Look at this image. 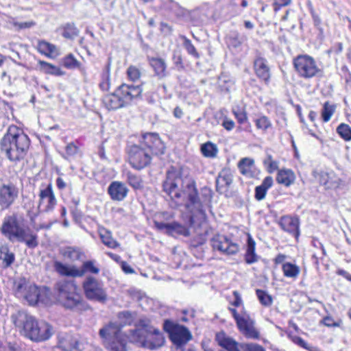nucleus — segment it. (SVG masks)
Segmentation results:
<instances>
[{
	"mask_svg": "<svg viewBox=\"0 0 351 351\" xmlns=\"http://www.w3.org/2000/svg\"><path fill=\"white\" fill-rule=\"evenodd\" d=\"M163 191L170 196L176 206L184 205L182 217L190 226L201 225L206 221L204 207L211 201L210 191L206 190L204 198L200 199L195 181L191 178H182L180 171L174 167H171L167 173Z\"/></svg>",
	"mask_w": 351,
	"mask_h": 351,
	"instance_id": "obj_1",
	"label": "nucleus"
},
{
	"mask_svg": "<svg viewBox=\"0 0 351 351\" xmlns=\"http://www.w3.org/2000/svg\"><path fill=\"white\" fill-rule=\"evenodd\" d=\"M11 320L21 335L36 342L48 340L53 334V327L45 321H38L25 311L13 313Z\"/></svg>",
	"mask_w": 351,
	"mask_h": 351,
	"instance_id": "obj_2",
	"label": "nucleus"
},
{
	"mask_svg": "<svg viewBox=\"0 0 351 351\" xmlns=\"http://www.w3.org/2000/svg\"><path fill=\"white\" fill-rule=\"evenodd\" d=\"M29 144V138L22 129L10 125L0 142V147L10 161L17 162L24 158Z\"/></svg>",
	"mask_w": 351,
	"mask_h": 351,
	"instance_id": "obj_3",
	"label": "nucleus"
},
{
	"mask_svg": "<svg viewBox=\"0 0 351 351\" xmlns=\"http://www.w3.org/2000/svg\"><path fill=\"white\" fill-rule=\"evenodd\" d=\"M1 234L12 243H24L29 248L38 246L37 235L16 214L6 215L0 227Z\"/></svg>",
	"mask_w": 351,
	"mask_h": 351,
	"instance_id": "obj_4",
	"label": "nucleus"
},
{
	"mask_svg": "<svg viewBox=\"0 0 351 351\" xmlns=\"http://www.w3.org/2000/svg\"><path fill=\"white\" fill-rule=\"evenodd\" d=\"M127 338L130 342L149 350H155L165 342L162 334L158 329L146 326L130 330Z\"/></svg>",
	"mask_w": 351,
	"mask_h": 351,
	"instance_id": "obj_5",
	"label": "nucleus"
},
{
	"mask_svg": "<svg viewBox=\"0 0 351 351\" xmlns=\"http://www.w3.org/2000/svg\"><path fill=\"white\" fill-rule=\"evenodd\" d=\"M58 302L65 308L80 309L83 306V299L73 281L62 280L56 285Z\"/></svg>",
	"mask_w": 351,
	"mask_h": 351,
	"instance_id": "obj_6",
	"label": "nucleus"
},
{
	"mask_svg": "<svg viewBox=\"0 0 351 351\" xmlns=\"http://www.w3.org/2000/svg\"><path fill=\"white\" fill-rule=\"evenodd\" d=\"M293 66L299 77L311 79L318 75L321 69L314 58L308 55H299L293 59Z\"/></svg>",
	"mask_w": 351,
	"mask_h": 351,
	"instance_id": "obj_7",
	"label": "nucleus"
},
{
	"mask_svg": "<svg viewBox=\"0 0 351 351\" xmlns=\"http://www.w3.org/2000/svg\"><path fill=\"white\" fill-rule=\"evenodd\" d=\"M215 339L221 347L228 351H266L262 346L257 343H239L224 332L217 333Z\"/></svg>",
	"mask_w": 351,
	"mask_h": 351,
	"instance_id": "obj_8",
	"label": "nucleus"
},
{
	"mask_svg": "<svg viewBox=\"0 0 351 351\" xmlns=\"http://www.w3.org/2000/svg\"><path fill=\"white\" fill-rule=\"evenodd\" d=\"M128 154L130 165L136 170L143 169L151 162L152 155L140 143L130 145Z\"/></svg>",
	"mask_w": 351,
	"mask_h": 351,
	"instance_id": "obj_9",
	"label": "nucleus"
},
{
	"mask_svg": "<svg viewBox=\"0 0 351 351\" xmlns=\"http://www.w3.org/2000/svg\"><path fill=\"white\" fill-rule=\"evenodd\" d=\"M82 286L84 294L88 300L101 303H104L107 300V293L103 282L95 277H86Z\"/></svg>",
	"mask_w": 351,
	"mask_h": 351,
	"instance_id": "obj_10",
	"label": "nucleus"
},
{
	"mask_svg": "<svg viewBox=\"0 0 351 351\" xmlns=\"http://www.w3.org/2000/svg\"><path fill=\"white\" fill-rule=\"evenodd\" d=\"M38 197V213L42 212L50 213L57 204V199L51 183L41 185L39 189Z\"/></svg>",
	"mask_w": 351,
	"mask_h": 351,
	"instance_id": "obj_11",
	"label": "nucleus"
},
{
	"mask_svg": "<svg viewBox=\"0 0 351 351\" xmlns=\"http://www.w3.org/2000/svg\"><path fill=\"white\" fill-rule=\"evenodd\" d=\"M164 328L169 332L171 340L177 346L184 345L192 339L190 331L183 326L166 320Z\"/></svg>",
	"mask_w": 351,
	"mask_h": 351,
	"instance_id": "obj_12",
	"label": "nucleus"
},
{
	"mask_svg": "<svg viewBox=\"0 0 351 351\" xmlns=\"http://www.w3.org/2000/svg\"><path fill=\"white\" fill-rule=\"evenodd\" d=\"M19 196V189L13 183L8 182L0 186V208H9Z\"/></svg>",
	"mask_w": 351,
	"mask_h": 351,
	"instance_id": "obj_13",
	"label": "nucleus"
},
{
	"mask_svg": "<svg viewBox=\"0 0 351 351\" xmlns=\"http://www.w3.org/2000/svg\"><path fill=\"white\" fill-rule=\"evenodd\" d=\"M139 143L149 152L152 155H161L164 154L165 147L159 138L158 135L154 133H147L142 136Z\"/></svg>",
	"mask_w": 351,
	"mask_h": 351,
	"instance_id": "obj_14",
	"label": "nucleus"
},
{
	"mask_svg": "<svg viewBox=\"0 0 351 351\" xmlns=\"http://www.w3.org/2000/svg\"><path fill=\"white\" fill-rule=\"evenodd\" d=\"M210 242L213 250L228 255L235 254L239 250L238 244L232 242L227 237L223 235L215 236Z\"/></svg>",
	"mask_w": 351,
	"mask_h": 351,
	"instance_id": "obj_15",
	"label": "nucleus"
},
{
	"mask_svg": "<svg viewBox=\"0 0 351 351\" xmlns=\"http://www.w3.org/2000/svg\"><path fill=\"white\" fill-rule=\"evenodd\" d=\"M116 91L123 106H126L130 104L134 99L141 96L142 88L140 86L123 84L117 88Z\"/></svg>",
	"mask_w": 351,
	"mask_h": 351,
	"instance_id": "obj_16",
	"label": "nucleus"
},
{
	"mask_svg": "<svg viewBox=\"0 0 351 351\" xmlns=\"http://www.w3.org/2000/svg\"><path fill=\"white\" fill-rule=\"evenodd\" d=\"M237 326L239 331L247 339H258L260 337V333L255 327V322L247 313H244V317L238 321Z\"/></svg>",
	"mask_w": 351,
	"mask_h": 351,
	"instance_id": "obj_17",
	"label": "nucleus"
},
{
	"mask_svg": "<svg viewBox=\"0 0 351 351\" xmlns=\"http://www.w3.org/2000/svg\"><path fill=\"white\" fill-rule=\"evenodd\" d=\"M48 292L46 288L39 289L35 285H29V289L27 291L24 298L30 305H35L38 302H45V297Z\"/></svg>",
	"mask_w": 351,
	"mask_h": 351,
	"instance_id": "obj_18",
	"label": "nucleus"
},
{
	"mask_svg": "<svg viewBox=\"0 0 351 351\" xmlns=\"http://www.w3.org/2000/svg\"><path fill=\"white\" fill-rule=\"evenodd\" d=\"M254 69L256 76L268 83L270 79V69L266 59L262 57H258L254 60Z\"/></svg>",
	"mask_w": 351,
	"mask_h": 351,
	"instance_id": "obj_19",
	"label": "nucleus"
},
{
	"mask_svg": "<svg viewBox=\"0 0 351 351\" xmlns=\"http://www.w3.org/2000/svg\"><path fill=\"white\" fill-rule=\"evenodd\" d=\"M108 191L113 200L121 201L127 196L128 189L123 183L114 181L110 184Z\"/></svg>",
	"mask_w": 351,
	"mask_h": 351,
	"instance_id": "obj_20",
	"label": "nucleus"
},
{
	"mask_svg": "<svg viewBox=\"0 0 351 351\" xmlns=\"http://www.w3.org/2000/svg\"><path fill=\"white\" fill-rule=\"evenodd\" d=\"M280 227L286 232L292 234L295 238L299 237V219L291 216H284L280 221Z\"/></svg>",
	"mask_w": 351,
	"mask_h": 351,
	"instance_id": "obj_21",
	"label": "nucleus"
},
{
	"mask_svg": "<svg viewBox=\"0 0 351 351\" xmlns=\"http://www.w3.org/2000/svg\"><path fill=\"white\" fill-rule=\"evenodd\" d=\"M121 327L122 326L119 323L110 322L109 324L100 329L99 335L106 341L114 338H119V337H121Z\"/></svg>",
	"mask_w": 351,
	"mask_h": 351,
	"instance_id": "obj_22",
	"label": "nucleus"
},
{
	"mask_svg": "<svg viewBox=\"0 0 351 351\" xmlns=\"http://www.w3.org/2000/svg\"><path fill=\"white\" fill-rule=\"evenodd\" d=\"M54 267L56 271L62 276L69 277H82V272L74 265H68L60 262H55Z\"/></svg>",
	"mask_w": 351,
	"mask_h": 351,
	"instance_id": "obj_23",
	"label": "nucleus"
},
{
	"mask_svg": "<svg viewBox=\"0 0 351 351\" xmlns=\"http://www.w3.org/2000/svg\"><path fill=\"white\" fill-rule=\"evenodd\" d=\"M58 346L64 351H72L74 349H80L77 339L69 334L59 335Z\"/></svg>",
	"mask_w": 351,
	"mask_h": 351,
	"instance_id": "obj_24",
	"label": "nucleus"
},
{
	"mask_svg": "<svg viewBox=\"0 0 351 351\" xmlns=\"http://www.w3.org/2000/svg\"><path fill=\"white\" fill-rule=\"evenodd\" d=\"M319 182L328 189L337 188L340 184L341 180L332 171H322L319 174Z\"/></svg>",
	"mask_w": 351,
	"mask_h": 351,
	"instance_id": "obj_25",
	"label": "nucleus"
},
{
	"mask_svg": "<svg viewBox=\"0 0 351 351\" xmlns=\"http://www.w3.org/2000/svg\"><path fill=\"white\" fill-rule=\"evenodd\" d=\"M232 182V175L228 169H223L218 175L216 180L217 191L222 193L224 189H227Z\"/></svg>",
	"mask_w": 351,
	"mask_h": 351,
	"instance_id": "obj_26",
	"label": "nucleus"
},
{
	"mask_svg": "<svg viewBox=\"0 0 351 351\" xmlns=\"http://www.w3.org/2000/svg\"><path fill=\"white\" fill-rule=\"evenodd\" d=\"M62 254L65 258L72 262L82 261L86 258L85 253L77 247H66L62 250Z\"/></svg>",
	"mask_w": 351,
	"mask_h": 351,
	"instance_id": "obj_27",
	"label": "nucleus"
},
{
	"mask_svg": "<svg viewBox=\"0 0 351 351\" xmlns=\"http://www.w3.org/2000/svg\"><path fill=\"white\" fill-rule=\"evenodd\" d=\"M103 104L108 110H117L125 107L116 90L112 94L105 95L103 98Z\"/></svg>",
	"mask_w": 351,
	"mask_h": 351,
	"instance_id": "obj_28",
	"label": "nucleus"
},
{
	"mask_svg": "<svg viewBox=\"0 0 351 351\" xmlns=\"http://www.w3.org/2000/svg\"><path fill=\"white\" fill-rule=\"evenodd\" d=\"M256 243L252 236L247 234V248L245 260L247 264H252L258 261V256L255 252Z\"/></svg>",
	"mask_w": 351,
	"mask_h": 351,
	"instance_id": "obj_29",
	"label": "nucleus"
},
{
	"mask_svg": "<svg viewBox=\"0 0 351 351\" xmlns=\"http://www.w3.org/2000/svg\"><path fill=\"white\" fill-rule=\"evenodd\" d=\"M295 176L293 171L290 169H280L278 171L276 176L278 183L285 186H289L294 183Z\"/></svg>",
	"mask_w": 351,
	"mask_h": 351,
	"instance_id": "obj_30",
	"label": "nucleus"
},
{
	"mask_svg": "<svg viewBox=\"0 0 351 351\" xmlns=\"http://www.w3.org/2000/svg\"><path fill=\"white\" fill-rule=\"evenodd\" d=\"M274 183V180L271 176H267L264 178L262 184L255 188V198L258 201L265 199L267 191L270 189Z\"/></svg>",
	"mask_w": 351,
	"mask_h": 351,
	"instance_id": "obj_31",
	"label": "nucleus"
},
{
	"mask_svg": "<svg viewBox=\"0 0 351 351\" xmlns=\"http://www.w3.org/2000/svg\"><path fill=\"white\" fill-rule=\"evenodd\" d=\"M149 63L151 66L154 70L156 75L160 79L166 77L167 64L163 59L158 58H152L150 59Z\"/></svg>",
	"mask_w": 351,
	"mask_h": 351,
	"instance_id": "obj_32",
	"label": "nucleus"
},
{
	"mask_svg": "<svg viewBox=\"0 0 351 351\" xmlns=\"http://www.w3.org/2000/svg\"><path fill=\"white\" fill-rule=\"evenodd\" d=\"M99 234L102 243L107 247L114 249L119 246L118 242L112 238L111 232L106 228H99Z\"/></svg>",
	"mask_w": 351,
	"mask_h": 351,
	"instance_id": "obj_33",
	"label": "nucleus"
},
{
	"mask_svg": "<svg viewBox=\"0 0 351 351\" xmlns=\"http://www.w3.org/2000/svg\"><path fill=\"white\" fill-rule=\"evenodd\" d=\"M29 285H32V284L27 282L25 278H19L16 280L14 283V291L16 297L24 298L29 289Z\"/></svg>",
	"mask_w": 351,
	"mask_h": 351,
	"instance_id": "obj_34",
	"label": "nucleus"
},
{
	"mask_svg": "<svg viewBox=\"0 0 351 351\" xmlns=\"http://www.w3.org/2000/svg\"><path fill=\"white\" fill-rule=\"evenodd\" d=\"M282 270L285 277L293 279L298 278L300 272L298 265L289 262L282 264Z\"/></svg>",
	"mask_w": 351,
	"mask_h": 351,
	"instance_id": "obj_35",
	"label": "nucleus"
},
{
	"mask_svg": "<svg viewBox=\"0 0 351 351\" xmlns=\"http://www.w3.org/2000/svg\"><path fill=\"white\" fill-rule=\"evenodd\" d=\"M40 70L47 74H51L56 76H60L64 72L58 66L48 63L45 61L40 60L38 62Z\"/></svg>",
	"mask_w": 351,
	"mask_h": 351,
	"instance_id": "obj_36",
	"label": "nucleus"
},
{
	"mask_svg": "<svg viewBox=\"0 0 351 351\" xmlns=\"http://www.w3.org/2000/svg\"><path fill=\"white\" fill-rule=\"evenodd\" d=\"M126 342L124 339L119 337L117 339H112L108 340L107 343V348L110 351H126Z\"/></svg>",
	"mask_w": 351,
	"mask_h": 351,
	"instance_id": "obj_37",
	"label": "nucleus"
},
{
	"mask_svg": "<svg viewBox=\"0 0 351 351\" xmlns=\"http://www.w3.org/2000/svg\"><path fill=\"white\" fill-rule=\"evenodd\" d=\"M0 260L4 267H8L14 263L15 256L7 247H2L0 248Z\"/></svg>",
	"mask_w": 351,
	"mask_h": 351,
	"instance_id": "obj_38",
	"label": "nucleus"
},
{
	"mask_svg": "<svg viewBox=\"0 0 351 351\" xmlns=\"http://www.w3.org/2000/svg\"><path fill=\"white\" fill-rule=\"evenodd\" d=\"M37 49L40 53L47 56H50L57 52L56 47L54 45L43 40L38 42Z\"/></svg>",
	"mask_w": 351,
	"mask_h": 351,
	"instance_id": "obj_39",
	"label": "nucleus"
},
{
	"mask_svg": "<svg viewBox=\"0 0 351 351\" xmlns=\"http://www.w3.org/2000/svg\"><path fill=\"white\" fill-rule=\"evenodd\" d=\"M202 154L207 158H214L218 152L217 147L211 142H207L201 146Z\"/></svg>",
	"mask_w": 351,
	"mask_h": 351,
	"instance_id": "obj_40",
	"label": "nucleus"
},
{
	"mask_svg": "<svg viewBox=\"0 0 351 351\" xmlns=\"http://www.w3.org/2000/svg\"><path fill=\"white\" fill-rule=\"evenodd\" d=\"M127 182L134 189L138 190L143 189V180L141 176L128 172L126 173Z\"/></svg>",
	"mask_w": 351,
	"mask_h": 351,
	"instance_id": "obj_41",
	"label": "nucleus"
},
{
	"mask_svg": "<svg viewBox=\"0 0 351 351\" xmlns=\"http://www.w3.org/2000/svg\"><path fill=\"white\" fill-rule=\"evenodd\" d=\"M80 269V271L82 272V276L86 273L90 272L94 274H97L99 272V269L95 265V261H84L82 266Z\"/></svg>",
	"mask_w": 351,
	"mask_h": 351,
	"instance_id": "obj_42",
	"label": "nucleus"
},
{
	"mask_svg": "<svg viewBox=\"0 0 351 351\" xmlns=\"http://www.w3.org/2000/svg\"><path fill=\"white\" fill-rule=\"evenodd\" d=\"M169 234H178L183 236H189V230L184 226H182L177 222L171 223L169 226Z\"/></svg>",
	"mask_w": 351,
	"mask_h": 351,
	"instance_id": "obj_43",
	"label": "nucleus"
},
{
	"mask_svg": "<svg viewBox=\"0 0 351 351\" xmlns=\"http://www.w3.org/2000/svg\"><path fill=\"white\" fill-rule=\"evenodd\" d=\"M337 132L344 141H351V128L348 124L341 123L337 128Z\"/></svg>",
	"mask_w": 351,
	"mask_h": 351,
	"instance_id": "obj_44",
	"label": "nucleus"
},
{
	"mask_svg": "<svg viewBox=\"0 0 351 351\" xmlns=\"http://www.w3.org/2000/svg\"><path fill=\"white\" fill-rule=\"evenodd\" d=\"M254 161L250 158H242L238 165V167L241 173L243 175L247 174L250 171L251 167L253 166Z\"/></svg>",
	"mask_w": 351,
	"mask_h": 351,
	"instance_id": "obj_45",
	"label": "nucleus"
},
{
	"mask_svg": "<svg viewBox=\"0 0 351 351\" xmlns=\"http://www.w3.org/2000/svg\"><path fill=\"white\" fill-rule=\"evenodd\" d=\"M256 295L260 302L265 306H270L272 304V297L269 295L266 291L261 289H257L256 291Z\"/></svg>",
	"mask_w": 351,
	"mask_h": 351,
	"instance_id": "obj_46",
	"label": "nucleus"
},
{
	"mask_svg": "<svg viewBox=\"0 0 351 351\" xmlns=\"http://www.w3.org/2000/svg\"><path fill=\"white\" fill-rule=\"evenodd\" d=\"M78 152L79 147L74 143L71 142L68 143L65 147V153L62 156L66 160H70L75 156Z\"/></svg>",
	"mask_w": 351,
	"mask_h": 351,
	"instance_id": "obj_47",
	"label": "nucleus"
},
{
	"mask_svg": "<svg viewBox=\"0 0 351 351\" xmlns=\"http://www.w3.org/2000/svg\"><path fill=\"white\" fill-rule=\"evenodd\" d=\"M110 68L107 66L101 75V82L99 83V87L102 90H109L110 86Z\"/></svg>",
	"mask_w": 351,
	"mask_h": 351,
	"instance_id": "obj_48",
	"label": "nucleus"
},
{
	"mask_svg": "<svg viewBox=\"0 0 351 351\" xmlns=\"http://www.w3.org/2000/svg\"><path fill=\"white\" fill-rule=\"evenodd\" d=\"M183 46L187 51L188 53L197 59L199 58V54L197 51L195 46L192 44L191 41L185 36H182Z\"/></svg>",
	"mask_w": 351,
	"mask_h": 351,
	"instance_id": "obj_49",
	"label": "nucleus"
},
{
	"mask_svg": "<svg viewBox=\"0 0 351 351\" xmlns=\"http://www.w3.org/2000/svg\"><path fill=\"white\" fill-rule=\"evenodd\" d=\"M79 30L73 24H67L63 31V36L66 38L73 39L78 35Z\"/></svg>",
	"mask_w": 351,
	"mask_h": 351,
	"instance_id": "obj_50",
	"label": "nucleus"
},
{
	"mask_svg": "<svg viewBox=\"0 0 351 351\" xmlns=\"http://www.w3.org/2000/svg\"><path fill=\"white\" fill-rule=\"evenodd\" d=\"M255 125L259 130L266 131L271 127L270 120L266 116H261L255 120Z\"/></svg>",
	"mask_w": 351,
	"mask_h": 351,
	"instance_id": "obj_51",
	"label": "nucleus"
},
{
	"mask_svg": "<svg viewBox=\"0 0 351 351\" xmlns=\"http://www.w3.org/2000/svg\"><path fill=\"white\" fill-rule=\"evenodd\" d=\"M335 112V107L329 105L328 102H326L324 105L322 117L324 122H328Z\"/></svg>",
	"mask_w": 351,
	"mask_h": 351,
	"instance_id": "obj_52",
	"label": "nucleus"
},
{
	"mask_svg": "<svg viewBox=\"0 0 351 351\" xmlns=\"http://www.w3.org/2000/svg\"><path fill=\"white\" fill-rule=\"evenodd\" d=\"M263 163L267 168V171L269 173H272L278 169V162L273 160L271 155H268L264 160Z\"/></svg>",
	"mask_w": 351,
	"mask_h": 351,
	"instance_id": "obj_53",
	"label": "nucleus"
},
{
	"mask_svg": "<svg viewBox=\"0 0 351 351\" xmlns=\"http://www.w3.org/2000/svg\"><path fill=\"white\" fill-rule=\"evenodd\" d=\"M118 318L120 321L119 324H121V326H123L127 324H130L132 322V316L131 313L129 311H122L118 314Z\"/></svg>",
	"mask_w": 351,
	"mask_h": 351,
	"instance_id": "obj_54",
	"label": "nucleus"
},
{
	"mask_svg": "<svg viewBox=\"0 0 351 351\" xmlns=\"http://www.w3.org/2000/svg\"><path fill=\"white\" fill-rule=\"evenodd\" d=\"M127 75L130 80L135 82L140 78L141 73L136 66H130L127 69Z\"/></svg>",
	"mask_w": 351,
	"mask_h": 351,
	"instance_id": "obj_55",
	"label": "nucleus"
},
{
	"mask_svg": "<svg viewBox=\"0 0 351 351\" xmlns=\"http://www.w3.org/2000/svg\"><path fill=\"white\" fill-rule=\"evenodd\" d=\"M63 63L65 67L69 69L75 68L79 65L78 61L71 53L69 54L64 58Z\"/></svg>",
	"mask_w": 351,
	"mask_h": 351,
	"instance_id": "obj_56",
	"label": "nucleus"
},
{
	"mask_svg": "<svg viewBox=\"0 0 351 351\" xmlns=\"http://www.w3.org/2000/svg\"><path fill=\"white\" fill-rule=\"evenodd\" d=\"M233 114H234L238 123L240 124L245 123L247 121V116L246 112L242 110H233Z\"/></svg>",
	"mask_w": 351,
	"mask_h": 351,
	"instance_id": "obj_57",
	"label": "nucleus"
},
{
	"mask_svg": "<svg viewBox=\"0 0 351 351\" xmlns=\"http://www.w3.org/2000/svg\"><path fill=\"white\" fill-rule=\"evenodd\" d=\"M291 0H274L273 6L275 12H277L282 7L289 5Z\"/></svg>",
	"mask_w": 351,
	"mask_h": 351,
	"instance_id": "obj_58",
	"label": "nucleus"
},
{
	"mask_svg": "<svg viewBox=\"0 0 351 351\" xmlns=\"http://www.w3.org/2000/svg\"><path fill=\"white\" fill-rule=\"evenodd\" d=\"M291 341L297 344L298 346L306 349L308 347V343L300 337L298 336H293L291 337Z\"/></svg>",
	"mask_w": 351,
	"mask_h": 351,
	"instance_id": "obj_59",
	"label": "nucleus"
},
{
	"mask_svg": "<svg viewBox=\"0 0 351 351\" xmlns=\"http://www.w3.org/2000/svg\"><path fill=\"white\" fill-rule=\"evenodd\" d=\"M228 310L231 312L234 319L236 321V324H237L238 321L244 317V313H246L245 311L243 310L241 311V313L239 314L235 308L232 307H229Z\"/></svg>",
	"mask_w": 351,
	"mask_h": 351,
	"instance_id": "obj_60",
	"label": "nucleus"
},
{
	"mask_svg": "<svg viewBox=\"0 0 351 351\" xmlns=\"http://www.w3.org/2000/svg\"><path fill=\"white\" fill-rule=\"evenodd\" d=\"M233 295L234 296V300L232 302H231V304L235 307L241 306L243 304V300L239 293L237 291H234Z\"/></svg>",
	"mask_w": 351,
	"mask_h": 351,
	"instance_id": "obj_61",
	"label": "nucleus"
},
{
	"mask_svg": "<svg viewBox=\"0 0 351 351\" xmlns=\"http://www.w3.org/2000/svg\"><path fill=\"white\" fill-rule=\"evenodd\" d=\"M323 323L325 326L328 327H338L339 326V324L334 321V319L329 316H327L324 318Z\"/></svg>",
	"mask_w": 351,
	"mask_h": 351,
	"instance_id": "obj_62",
	"label": "nucleus"
},
{
	"mask_svg": "<svg viewBox=\"0 0 351 351\" xmlns=\"http://www.w3.org/2000/svg\"><path fill=\"white\" fill-rule=\"evenodd\" d=\"M206 242V238L204 235H199L198 237H197L196 238H195L192 241H191V245L193 246V247H198V246H200L203 244H204Z\"/></svg>",
	"mask_w": 351,
	"mask_h": 351,
	"instance_id": "obj_63",
	"label": "nucleus"
},
{
	"mask_svg": "<svg viewBox=\"0 0 351 351\" xmlns=\"http://www.w3.org/2000/svg\"><path fill=\"white\" fill-rule=\"evenodd\" d=\"M222 125L226 130L230 131L234 127V122L232 120L225 117L223 121Z\"/></svg>",
	"mask_w": 351,
	"mask_h": 351,
	"instance_id": "obj_64",
	"label": "nucleus"
}]
</instances>
